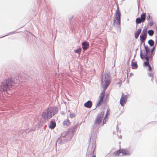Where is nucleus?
I'll use <instances>...</instances> for the list:
<instances>
[{"label": "nucleus", "mask_w": 157, "mask_h": 157, "mask_svg": "<svg viewBox=\"0 0 157 157\" xmlns=\"http://www.w3.org/2000/svg\"><path fill=\"white\" fill-rule=\"evenodd\" d=\"M154 48H153L151 50L148 47H145L146 51V53L144 55H141V57L142 59H144L146 61L144 63V66L148 67V71H151L152 70V68L149 65V60L151 61H152V55L153 51L154 49Z\"/></svg>", "instance_id": "1"}, {"label": "nucleus", "mask_w": 157, "mask_h": 157, "mask_svg": "<svg viewBox=\"0 0 157 157\" xmlns=\"http://www.w3.org/2000/svg\"><path fill=\"white\" fill-rule=\"evenodd\" d=\"M58 109L56 107H51L44 110L42 113L41 117L45 121H48L57 113Z\"/></svg>", "instance_id": "2"}, {"label": "nucleus", "mask_w": 157, "mask_h": 157, "mask_svg": "<svg viewBox=\"0 0 157 157\" xmlns=\"http://www.w3.org/2000/svg\"><path fill=\"white\" fill-rule=\"evenodd\" d=\"M14 82L12 78H8L3 81L0 85V90L1 91H7L12 87Z\"/></svg>", "instance_id": "3"}, {"label": "nucleus", "mask_w": 157, "mask_h": 157, "mask_svg": "<svg viewBox=\"0 0 157 157\" xmlns=\"http://www.w3.org/2000/svg\"><path fill=\"white\" fill-rule=\"evenodd\" d=\"M110 81L111 79L110 75L107 74H105L104 75L103 80L102 81L103 87L104 88L105 90L107 88L110 84Z\"/></svg>", "instance_id": "4"}, {"label": "nucleus", "mask_w": 157, "mask_h": 157, "mask_svg": "<svg viewBox=\"0 0 157 157\" xmlns=\"http://www.w3.org/2000/svg\"><path fill=\"white\" fill-rule=\"evenodd\" d=\"M104 112H101L98 114L95 119L94 122V124H99L101 122L104 117Z\"/></svg>", "instance_id": "5"}, {"label": "nucleus", "mask_w": 157, "mask_h": 157, "mask_svg": "<svg viewBox=\"0 0 157 157\" xmlns=\"http://www.w3.org/2000/svg\"><path fill=\"white\" fill-rule=\"evenodd\" d=\"M105 93V92L103 91L99 95L97 101V106H99L103 103Z\"/></svg>", "instance_id": "6"}, {"label": "nucleus", "mask_w": 157, "mask_h": 157, "mask_svg": "<svg viewBox=\"0 0 157 157\" xmlns=\"http://www.w3.org/2000/svg\"><path fill=\"white\" fill-rule=\"evenodd\" d=\"M114 22L120 25L121 23V13L119 10H117L115 17L114 19Z\"/></svg>", "instance_id": "7"}, {"label": "nucleus", "mask_w": 157, "mask_h": 157, "mask_svg": "<svg viewBox=\"0 0 157 157\" xmlns=\"http://www.w3.org/2000/svg\"><path fill=\"white\" fill-rule=\"evenodd\" d=\"M141 18L138 17L136 19V24H140L141 22H144L146 19V13H143L141 15Z\"/></svg>", "instance_id": "8"}, {"label": "nucleus", "mask_w": 157, "mask_h": 157, "mask_svg": "<svg viewBox=\"0 0 157 157\" xmlns=\"http://www.w3.org/2000/svg\"><path fill=\"white\" fill-rule=\"evenodd\" d=\"M127 99L126 95H122L120 100V103L121 105L123 106L126 104Z\"/></svg>", "instance_id": "9"}, {"label": "nucleus", "mask_w": 157, "mask_h": 157, "mask_svg": "<svg viewBox=\"0 0 157 157\" xmlns=\"http://www.w3.org/2000/svg\"><path fill=\"white\" fill-rule=\"evenodd\" d=\"M82 44V49L84 50H86L89 47V44L87 42H83Z\"/></svg>", "instance_id": "10"}, {"label": "nucleus", "mask_w": 157, "mask_h": 157, "mask_svg": "<svg viewBox=\"0 0 157 157\" xmlns=\"http://www.w3.org/2000/svg\"><path fill=\"white\" fill-rule=\"evenodd\" d=\"M92 103L90 101H89L84 104L85 107L89 108H90L92 106Z\"/></svg>", "instance_id": "11"}, {"label": "nucleus", "mask_w": 157, "mask_h": 157, "mask_svg": "<svg viewBox=\"0 0 157 157\" xmlns=\"http://www.w3.org/2000/svg\"><path fill=\"white\" fill-rule=\"evenodd\" d=\"M63 124L64 126L67 127L70 125L71 122L68 120L66 119L64 120V121H63Z\"/></svg>", "instance_id": "12"}, {"label": "nucleus", "mask_w": 157, "mask_h": 157, "mask_svg": "<svg viewBox=\"0 0 157 157\" xmlns=\"http://www.w3.org/2000/svg\"><path fill=\"white\" fill-rule=\"evenodd\" d=\"M121 154L123 156L126 155H129L130 154L129 151L126 149H122L121 150Z\"/></svg>", "instance_id": "13"}, {"label": "nucleus", "mask_w": 157, "mask_h": 157, "mask_svg": "<svg viewBox=\"0 0 157 157\" xmlns=\"http://www.w3.org/2000/svg\"><path fill=\"white\" fill-rule=\"evenodd\" d=\"M147 34H145L141 33V34L140 36V38L141 41H144L146 38Z\"/></svg>", "instance_id": "14"}, {"label": "nucleus", "mask_w": 157, "mask_h": 157, "mask_svg": "<svg viewBox=\"0 0 157 157\" xmlns=\"http://www.w3.org/2000/svg\"><path fill=\"white\" fill-rule=\"evenodd\" d=\"M113 154L115 156H123V155L121 154V150H119L116 151Z\"/></svg>", "instance_id": "15"}, {"label": "nucleus", "mask_w": 157, "mask_h": 157, "mask_svg": "<svg viewBox=\"0 0 157 157\" xmlns=\"http://www.w3.org/2000/svg\"><path fill=\"white\" fill-rule=\"evenodd\" d=\"M141 31V29H139L137 30L135 34V37L136 38H137L140 34Z\"/></svg>", "instance_id": "16"}, {"label": "nucleus", "mask_w": 157, "mask_h": 157, "mask_svg": "<svg viewBox=\"0 0 157 157\" xmlns=\"http://www.w3.org/2000/svg\"><path fill=\"white\" fill-rule=\"evenodd\" d=\"M131 65L132 66V69H136L138 67V65L136 63V62H134L132 61L131 63Z\"/></svg>", "instance_id": "17"}, {"label": "nucleus", "mask_w": 157, "mask_h": 157, "mask_svg": "<svg viewBox=\"0 0 157 157\" xmlns=\"http://www.w3.org/2000/svg\"><path fill=\"white\" fill-rule=\"evenodd\" d=\"M56 126V123L53 121H52L49 125V128L51 129L54 128Z\"/></svg>", "instance_id": "18"}, {"label": "nucleus", "mask_w": 157, "mask_h": 157, "mask_svg": "<svg viewBox=\"0 0 157 157\" xmlns=\"http://www.w3.org/2000/svg\"><path fill=\"white\" fill-rule=\"evenodd\" d=\"M148 43L151 46H152L154 45V42L153 40H150L148 41Z\"/></svg>", "instance_id": "19"}, {"label": "nucleus", "mask_w": 157, "mask_h": 157, "mask_svg": "<svg viewBox=\"0 0 157 157\" xmlns=\"http://www.w3.org/2000/svg\"><path fill=\"white\" fill-rule=\"evenodd\" d=\"M81 48L80 47H79V48L78 49H77L76 50H74V52L76 53H80L81 51Z\"/></svg>", "instance_id": "20"}, {"label": "nucleus", "mask_w": 157, "mask_h": 157, "mask_svg": "<svg viewBox=\"0 0 157 157\" xmlns=\"http://www.w3.org/2000/svg\"><path fill=\"white\" fill-rule=\"evenodd\" d=\"M148 33L149 36H152L153 35L154 32L153 30H150L148 31Z\"/></svg>", "instance_id": "21"}, {"label": "nucleus", "mask_w": 157, "mask_h": 157, "mask_svg": "<svg viewBox=\"0 0 157 157\" xmlns=\"http://www.w3.org/2000/svg\"><path fill=\"white\" fill-rule=\"evenodd\" d=\"M147 29H145L143 30L142 33L147 35Z\"/></svg>", "instance_id": "22"}, {"label": "nucleus", "mask_w": 157, "mask_h": 157, "mask_svg": "<svg viewBox=\"0 0 157 157\" xmlns=\"http://www.w3.org/2000/svg\"><path fill=\"white\" fill-rule=\"evenodd\" d=\"M148 75L151 78V80H152V79L153 78V74L150 73L148 74Z\"/></svg>", "instance_id": "23"}, {"label": "nucleus", "mask_w": 157, "mask_h": 157, "mask_svg": "<svg viewBox=\"0 0 157 157\" xmlns=\"http://www.w3.org/2000/svg\"><path fill=\"white\" fill-rule=\"evenodd\" d=\"M153 24V21H151L149 23V25L150 26H151Z\"/></svg>", "instance_id": "24"}, {"label": "nucleus", "mask_w": 157, "mask_h": 157, "mask_svg": "<svg viewBox=\"0 0 157 157\" xmlns=\"http://www.w3.org/2000/svg\"><path fill=\"white\" fill-rule=\"evenodd\" d=\"M74 117V115L73 114H70V117L71 118H73Z\"/></svg>", "instance_id": "25"}, {"label": "nucleus", "mask_w": 157, "mask_h": 157, "mask_svg": "<svg viewBox=\"0 0 157 157\" xmlns=\"http://www.w3.org/2000/svg\"><path fill=\"white\" fill-rule=\"evenodd\" d=\"M150 16L149 15H148L147 16V20H148L150 19Z\"/></svg>", "instance_id": "26"}, {"label": "nucleus", "mask_w": 157, "mask_h": 157, "mask_svg": "<svg viewBox=\"0 0 157 157\" xmlns=\"http://www.w3.org/2000/svg\"><path fill=\"white\" fill-rule=\"evenodd\" d=\"M105 118L104 119V120L103 121V124H104L105 123Z\"/></svg>", "instance_id": "27"}, {"label": "nucleus", "mask_w": 157, "mask_h": 157, "mask_svg": "<svg viewBox=\"0 0 157 157\" xmlns=\"http://www.w3.org/2000/svg\"><path fill=\"white\" fill-rule=\"evenodd\" d=\"M110 111V109H109V108H108L107 109V112H108V111Z\"/></svg>", "instance_id": "28"}, {"label": "nucleus", "mask_w": 157, "mask_h": 157, "mask_svg": "<svg viewBox=\"0 0 157 157\" xmlns=\"http://www.w3.org/2000/svg\"><path fill=\"white\" fill-rule=\"evenodd\" d=\"M108 114V112H107L106 114V116H107V114Z\"/></svg>", "instance_id": "29"}, {"label": "nucleus", "mask_w": 157, "mask_h": 157, "mask_svg": "<svg viewBox=\"0 0 157 157\" xmlns=\"http://www.w3.org/2000/svg\"><path fill=\"white\" fill-rule=\"evenodd\" d=\"M93 157H95V156L94 155L93 156Z\"/></svg>", "instance_id": "30"}, {"label": "nucleus", "mask_w": 157, "mask_h": 157, "mask_svg": "<svg viewBox=\"0 0 157 157\" xmlns=\"http://www.w3.org/2000/svg\"><path fill=\"white\" fill-rule=\"evenodd\" d=\"M130 75H132L131 74H130Z\"/></svg>", "instance_id": "31"}, {"label": "nucleus", "mask_w": 157, "mask_h": 157, "mask_svg": "<svg viewBox=\"0 0 157 157\" xmlns=\"http://www.w3.org/2000/svg\"><path fill=\"white\" fill-rule=\"evenodd\" d=\"M130 75H132L131 74H130Z\"/></svg>", "instance_id": "32"}]
</instances>
